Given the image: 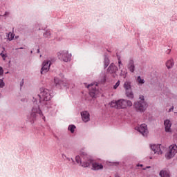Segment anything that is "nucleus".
Segmentation results:
<instances>
[{"label": "nucleus", "mask_w": 177, "mask_h": 177, "mask_svg": "<svg viewBox=\"0 0 177 177\" xmlns=\"http://www.w3.org/2000/svg\"><path fill=\"white\" fill-rule=\"evenodd\" d=\"M118 71V67H117L115 64H114V63H111L107 68V73H109V74H113V78H115V77H117V74L115 73H117Z\"/></svg>", "instance_id": "1a4fd4ad"}, {"label": "nucleus", "mask_w": 177, "mask_h": 177, "mask_svg": "<svg viewBox=\"0 0 177 177\" xmlns=\"http://www.w3.org/2000/svg\"><path fill=\"white\" fill-rule=\"evenodd\" d=\"M50 68V61H44L42 63V67L41 68V74H46L49 71Z\"/></svg>", "instance_id": "9d476101"}, {"label": "nucleus", "mask_w": 177, "mask_h": 177, "mask_svg": "<svg viewBox=\"0 0 177 177\" xmlns=\"http://www.w3.org/2000/svg\"><path fill=\"white\" fill-rule=\"evenodd\" d=\"M0 56H1V57H3V60H5V59H6V56H5V54H3V53H0Z\"/></svg>", "instance_id": "473e14b6"}, {"label": "nucleus", "mask_w": 177, "mask_h": 177, "mask_svg": "<svg viewBox=\"0 0 177 177\" xmlns=\"http://www.w3.org/2000/svg\"><path fill=\"white\" fill-rule=\"evenodd\" d=\"M54 82L57 88H62V86H66L63 81H62L60 79L57 77L54 78Z\"/></svg>", "instance_id": "2eb2a0df"}, {"label": "nucleus", "mask_w": 177, "mask_h": 177, "mask_svg": "<svg viewBox=\"0 0 177 177\" xmlns=\"http://www.w3.org/2000/svg\"><path fill=\"white\" fill-rule=\"evenodd\" d=\"M44 38H50L51 34L50 30H46L45 32L43 34Z\"/></svg>", "instance_id": "393cba45"}, {"label": "nucleus", "mask_w": 177, "mask_h": 177, "mask_svg": "<svg viewBox=\"0 0 177 177\" xmlns=\"http://www.w3.org/2000/svg\"><path fill=\"white\" fill-rule=\"evenodd\" d=\"M9 15H10V13L8 11H6L3 15H2L3 17H6V16H9Z\"/></svg>", "instance_id": "2f4dec72"}, {"label": "nucleus", "mask_w": 177, "mask_h": 177, "mask_svg": "<svg viewBox=\"0 0 177 177\" xmlns=\"http://www.w3.org/2000/svg\"><path fill=\"white\" fill-rule=\"evenodd\" d=\"M6 74H9V72H6Z\"/></svg>", "instance_id": "c03bdc74"}, {"label": "nucleus", "mask_w": 177, "mask_h": 177, "mask_svg": "<svg viewBox=\"0 0 177 177\" xmlns=\"http://www.w3.org/2000/svg\"><path fill=\"white\" fill-rule=\"evenodd\" d=\"M68 131L71 132V133H74V131L75 129V126L74 125H69L68 127Z\"/></svg>", "instance_id": "bb28decb"}, {"label": "nucleus", "mask_w": 177, "mask_h": 177, "mask_svg": "<svg viewBox=\"0 0 177 177\" xmlns=\"http://www.w3.org/2000/svg\"><path fill=\"white\" fill-rule=\"evenodd\" d=\"M123 86L125 91H129L130 89H132V86H131V83L129 82H125Z\"/></svg>", "instance_id": "412c9836"}, {"label": "nucleus", "mask_w": 177, "mask_h": 177, "mask_svg": "<svg viewBox=\"0 0 177 177\" xmlns=\"http://www.w3.org/2000/svg\"><path fill=\"white\" fill-rule=\"evenodd\" d=\"M159 175H160V177H170L169 171H168L167 170L160 171Z\"/></svg>", "instance_id": "a211bd4d"}, {"label": "nucleus", "mask_w": 177, "mask_h": 177, "mask_svg": "<svg viewBox=\"0 0 177 177\" xmlns=\"http://www.w3.org/2000/svg\"><path fill=\"white\" fill-rule=\"evenodd\" d=\"M57 57L59 60H62L67 63V62H70L71 60V54L68 53L67 50H62L57 53Z\"/></svg>", "instance_id": "39448f33"}, {"label": "nucleus", "mask_w": 177, "mask_h": 177, "mask_svg": "<svg viewBox=\"0 0 177 177\" xmlns=\"http://www.w3.org/2000/svg\"><path fill=\"white\" fill-rule=\"evenodd\" d=\"M140 100L137 101L134 103V106L136 111H139L140 113H143L146 111V109L148 107L147 102L145 101V96L140 95Z\"/></svg>", "instance_id": "20e7f679"}, {"label": "nucleus", "mask_w": 177, "mask_h": 177, "mask_svg": "<svg viewBox=\"0 0 177 177\" xmlns=\"http://www.w3.org/2000/svg\"><path fill=\"white\" fill-rule=\"evenodd\" d=\"M0 75H3V68L0 66Z\"/></svg>", "instance_id": "c756f323"}, {"label": "nucleus", "mask_w": 177, "mask_h": 177, "mask_svg": "<svg viewBox=\"0 0 177 177\" xmlns=\"http://www.w3.org/2000/svg\"><path fill=\"white\" fill-rule=\"evenodd\" d=\"M120 84H121V81L118 80V82L114 85L113 88L117 89V88L120 86Z\"/></svg>", "instance_id": "c85d7f7f"}, {"label": "nucleus", "mask_w": 177, "mask_h": 177, "mask_svg": "<svg viewBox=\"0 0 177 177\" xmlns=\"http://www.w3.org/2000/svg\"><path fill=\"white\" fill-rule=\"evenodd\" d=\"M37 53H39V49H37Z\"/></svg>", "instance_id": "37998d69"}, {"label": "nucleus", "mask_w": 177, "mask_h": 177, "mask_svg": "<svg viewBox=\"0 0 177 177\" xmlns=\"http://www.w3.org/2000/svg\"><path fill=\"white\" fill-rule=\"evenodd\" d=\"M5 86V82H3V80L0 79V88H3Z\"/></svg>", "instance_id": "cd10ccee"}, {"label": "nucleus", "mask_w": 177, "mask_h": 177, "mask_svg": "<svg viewBox=\"0 0 177 177\" xmlns=\"http://www.w3.org/2000/svg\"><path fill=\"white\" fill-rule=\"evenodd\" d=\"M166 67L167 68H172L174 67V59H171L166 62Z\"/></svg>", "instance_id": "6ab92c4d"}, {"label": "nucleus", "mask_w": 177, "mask_h": 177, "mask_svg": "<svg viewBox=\"0 0 177 177\" xmlns=\"http://www.w3.org/2000/svg\"><path fill=\"white\" fill-rule=\"evenodd\" d=\"M106 77L107 75H106V72H102L100 74L99 81L100 84H104V82H106Z\"/></svg>", "instance_id": "dca6fc26"}, {"label": "nucleus", "mask_w": 177, "mask_h": 177, "mask_svg": "<svg viewBox=\"0 0 177 177\" xmlns=\"http://www.w3.org/2000/svg\"><path fill=\"white\" fill-rule=\"evenodd\" d=\"M8 41H13L15 38V33L10 32L7 35Z\"/></svg>", "instance_id": "5701e85b"}, {"label": "nucleus", "mask_w": 177, "mask_h": 177, "mask_svg": "<svg viewBox=\"0 0 177 177\" xmlns=\"http://www.w3.org/2000/svg\"><path fill=\"white\" fill-rule=\"evenodd\" d=\"M135 129L140 132L142 136H147L149 135V130L147 129V124H142L139 127H136Z\"/></svg>", "instance_id": "6e6552de"}, {"label": "nucleus", "mask_w": 177, "mask_h": 177, "mask_svg": "<svg viewBox=\"0 0 177 177\" xmlns=\"http://www.w3.org/2000/svg\"><path fill=\"white\" fill-rule=\"evenodd\" d=\"M161 145H151V149L153 151L154 154H162V151H161Z\"/></svg>", "instance_id": "f8f14e48"}, {"label": "nucleus", "mask_w": 177, "mask_h": 177, "mask_svg": "<svg viewBox=\"0 0 177 177\" xmlns=\"http://www.w3.org/2000/svg\"><path fill=\"white\" fill-rule=\"evenodd\" d=\"M164 125L165 129V132H169L171 133L172 132V129H171V127H172V123L171 122V120L167 119L164 121Z\"/></svg>", "instance_id": "ddd939ff"}, {"label": "nucleus", "mask_w": 177, "mask_h": 177, "mask_svg": "<svg viewBox=\"0 0 177 177\" xmlns=\"http://www.w3.org/2000/svg\"><path fill=\"white\" fill-rule=\"evenodd\" d=\"M127 67L131 71V73H134L135 71V62H133V59H129V64L127 65Z\"/></svg>", "instance_id": "4468645a"}, {"label": "nucleus", "mask_w": 177, "mask_h": 177, "mask_svg": "<svg viewBox=\"0 0 177 177\" xmlns=\"http://www.w3.org/2000/svg\"><path fill=\"white\" fill-rule=\"evenodd\" d=\"M137 82L138 84H139L140 85H143V84H145V80L142 79V77L140 76H138L137 77Z\"/></svg>", "instance_id": "b1692460"}, {"label": "nucleus", "mask_w": 177, "mask_h": 177, "mask_svg": "<svg viewBox=\"0 0 177 177\" xmlns=\"http://www.w3.org/2000/svg\"><path fill=\"white\" fill-rule=\"evenodd\" d=\"M118 64H119V68H121V64H122V62H121V59L118 58Z\"/></svg>", "instance_id": "7c9ffc66"}, {"label": "nucleus", "mask_w": 177, "mask_h": 177, "mask_svg": "<svg viewBox=\"0 0 177 177\" xmlns=\"http://www.w3.org/2000/svg\"><path fill=\"white\" fill-rule=\"evenodd\" d=\"M75 161L77 164H80V165H81L82 167L84 162H82V159L81 158V156H77L75 157Z\"/></svg>", "instance_id": "4be33fe9"}, {"label": "nucleus", "mask_w": 177, "mask_h": 177, "mask_svg": "<svg viewBox=\"0 0 177 177\" xmlns=\"http://www.w3.org/2000/svg\"><path fill=\"white\" fill-rule=\"evenodd\" d=\"M30 53H32V51H30Z\"/></svg>", "instance_id": "49530a36"}, {"label": "nucleus", "mask_w": 177, "mask_h": 177, "mask_svg": "<svg viewBox=\"0 0 177 177\" xmlns=\"http://www.w3.org/2000/svg\"><path fill=\"white\" fill-rule=\"evenodd\" d=\"M127 74H128V72H127V71L121 70L120 75V77H122V78H127Z\"/></svg>", "instance_id": "a878e982"}, {"label": "nucleus", "mask_w": 177, "mask_h": 177, "mask_svg": "<svg viewBox=\"0 0 177 177\" xmlns=\"http://www.w3.org/2000/svg\"><path fill=\"white\" fill-rule=\"evenodd\" d=\"M97 84L93 83L88 84L87 88L89 91V95L91 97H97V95H99V90L97 88Z\"/></svg>", "instance_id": "423d86ee"}, {"label": "nucleus", "mask_w": 177, "mask_h": 177, "mask_svg": "<svg viewBox=\"0 0 177 177\" xmlns=\"http://www.w3.org/2000/svg\"><path fill=\"white\" fill-rule=\"evenodd\" d=\"M174 110V106H171V109H169V113H171Z\"/></svg>", "instance_id": "e433bc0d"}, {"label": "nucleus", "mask_w": 177, "mask_h": 177, "mask_svg": "<svg viewBox=\"0 0 177 177\" xmlns=\"http://www.w3.org/2000/svg\"><path fill=\"white\" fill-rule=\"evenodd\" d=\"M62 157H63V158H66V160H68V161H71V159H70V158H68L67 156H66V155H62Z\"/></svg>", "instance_id": "72a5a7b5"}, {"label": "nucleus", "mask_w": 177, "mask_h": 177, "mask_svg": "<svg viewBox=\"0 0 177 177\" xmlns=\"http://www.w3.org/2000/svg\"><path fill=\"white\" fill-rule=\"evenodd\" d=\"M169 52H171L170 50L169 51L168 54L169 53Z\"/></svg>", "instance_id": "de8ad7c7"}, {"label": "nucleus", "mask_w": 177, "mask_h": 177, "mask_svg": "<svg viewBox=\"0 0 177 177\" xmlns=\"http://www.w3.org/2000/svg\"><path fill=\"white\" fill-rule=\"evenodd\" d=\"M71 160L72 161H74V160H73V158H71Z\"/></svg>", "instance_id": "a18cd8bd"}, {"label": "nucleus", "mask_w": 177, "mask_h": 177, "mask_svg": "<svg viewBox=\"0 0 177 177\" xmlns=\"http://www.w3.org/2000/svg\"><path fill=\"white\" fill-rule=\"evenodd\" d=\"M39 91L40 93L37 97H33L31 113L27 117L28 121L32 124L37 120V117H42V119L45 121V116L42 113V110L50 107V102H49V100L52 99L50 91L48 88H41Z\"/></svg>", "instance_id": "f257e3e1"}, {"label": "nucleus", "mask_w": 177, "mask_h": 177, "mask_svg": "<svg viewBox=\"0 0 177 177\" xmlns=\"http://www.w3.org/2000/svg\"><path fill=\"white\" fill-rule=\"evenodd\" d=\"M150 168H151V167H150V166H147L146 168H143L142 169H143V171H146V169H150Z\"/></svg>", "instance_id": "c9c22d12"}, {"label": "nucleus", "mask_w": 177, "mask_h": 177, "mask_svg": "<svg viewBox=\"0 0 177 177\" xmlns=\"http://www.w3.org/2000/svg\"><path fill=\"white\" fill-rule=\"evenodd\" d=\"M169 149V150L166 153L165 157L169 160L170 158H172V157L175 156V153H177V146L176 145H170Z\"/></svg>", "instance_id": "0eeeda50"}, {"label": "nucleus", "mask_w": 177, "mask_h": 177, "mask_svg": "<svg viewBox=\"0 0 177 177\" xmlns=\"http://www.w3.org/2000/svg\"><path fill=\"white\" fill-rule=\"evenodd\" d=\"M126 95L129 99H133V93H132V88L130 90H126Z\"/></svg>", "instance_id": "aec40b11"}, {"label": "nucleus", "mask_w": 177, "mask_h": 177, "mask_svg": "<svg viewBox=\"0 0 177 177\" xmlns=\"http://www.w3.org/2000/svg\"><path fill=\"white\" fill-rule=\"evenodd\" d=\"M24 85V80H22L21 82H20V86H23Z\"/></svg>", "instance_id": "f704fd0d"}, {"label": "nucleus", "mask_w": 177, "mask_h": 177, "mask_svg": "<svg viewBox=\"0 0 177 177\" xmlns=\"http://www.w3.org/2000/svg\"><path fill=\"white\" fill-rule=\"evenodd\" d=\"M115 177H120L118 174H115Z\"/></svg>", "instance_id": "a19ab883"}, {"label": "nucleus", "mask_w": 177, "mask_h": 177, "mask_svg": "<svg viewBox=\"0 0 177 177\" xmlns=\"http://www.w3.org/2000/svg\"><path fill=\"white\" fill-rule=\"evenodd\" d=\"M137 167H143V165H137Z\"/></svg>", "instance_id": "58836bf2"}, {"label": "nucleus", "mask_w": 177, "mask_h": 177, "mask_svg": "<svg viewBox=\"0 0 177 177\" xmlns=\"http://www.w3.org/2000/svg\"><path fill=\"white\" fill-rule=\"evenodd\" d=\"M109 64H110V59H109V57L106 55H104V68H107L109 66Z\"/></svg>", "instance_id": "f3484780"}, {"label": "nucleus", "mask_w": 177, "mask_h": 177, "mask_svg": "<svg viewBox=\"0 0 177 177\" xmlns=\"http://www.w3.org/2000/svg\"><path fill=\"white\" fill-rule=\"evenodd\" d=\"M81 157L84 160L83 164L82 165V167H84V168H87V167H89V165L92 164V169H93V171H99V169H103V165L93 161L92 157H91V156L88 155L86 153L83 152L81 154Z\"/></svg>", "instance_id": "f03ea898"}, {"label": "nucleus", "mask_w": 177, "mask_h": 177, "mask_svg": "<svg viewBox=\"0 0 177 177\" xmlns=\"http://www.w3.org/2000/svg\"><path fill=\"white\" fill-rule=\"evenodd\" d=\"M81 117L84 122H88L91 120V115L87 111L81 112Z\"/></svg>", "instance_id": "9b49d317"}, {"label": "nucleus", "mask_w": 177, "mask_h": 177, "mask_svg": "<svg viewBox=\"0 0 177 177\" xmlns=\"http://www.w3.org/2000/svg\"><path fill=\"white\" fill-rule=\"evenodd\" d=\"M21 102H26V100L25 98H22V99H21Z\"/></svg>", "instance_id": "4c0bfd02"}, {"label": "nucleus", "mask_w": 177, "mask_h": 177, "mask_svg": "<svg viewBox=\"0 0 177 177\" xmlns=\"http://www.w3.org/2000/svg\"><path fill=\"white\" fill-rule=\"evenodd\" d=\"M113 164H115V165H118V162H113Z\"/></svg>", "instance_id": "ea45409f"}, {"label": "nucleus", "mask_w": 177, "mask_h": 177, "mask_svg": "<svg viewBox=\"0 0 177 177\" xmlns=\"http://www.w3.org/2000/svg\"><path fill=\"white\" fill-rule=\"evenodd\" d=\"M19 49H24V48H23V47H21V48H19Z\"/></svg>", "instance_id": "79ce46f5"}, {"label": "nucleus", "mask_w": 177, "mask_h": 177, "mask_svg": "<svg viewBox=\"0 0 177 177\" xmlns=\"http://www.w3.org/2000/svg\"><path fill=\"white\" fill-rule=\"evenodd\" d=\"M109 105L111 107H115V109H127V107H131L132 106V102L128 100H113L110 102Z\"/></svg>", "instance_id": "7ed1b4c3"}]
</instances>
